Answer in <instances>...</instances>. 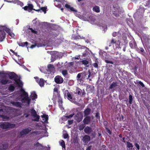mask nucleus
Segmentation results:
<instances>
[{"label":"nucleus","mask_w":150,"mask_h":150,"mask_svg":"<svg viewBox=\"0 0 150 150\" xmlns=\"http://www.w3.org/2000/svg\"><path fill=\"white\" fill-rule=\"evenodd\" d=\"M20 91L23 92V93L21 95V96H25L24 97L22 98L21 100V101L23 103H25V101H24V100H25L26 101L27 105H29L30 103L31 100L28 97V95L27 93L22 88L21 90Z\"/></svg>","instance_id":"1"},{"label":"nucleus","mask_w":150,"mask_h":150,"mask_svg":"<svg viewBox=\"0 0 150 150\" xmlns=\"http://www.w3.org/2000/svg\"><path fill=\"white\" fill-rule=\"evenodd\" d=\"M1 74L4 75L3 78L6 77V75H7L8 76L9 78L13 80L14 81L18 78L17 75L13 72H8V73L2 72L0 73Z\"/></svg>","instance_id":"2"},{"label":"nucleus","mask_w":150,"mask_h":150,"mask_svg":"<svg viewBox=\"0 0 150 150\" xmlns=\"http://www.w3.org/2000/svg\"><path fill=\"white\" fill-rule=\"evenodd\" d=\"M16 126L15 124H11L8 122H3L0 125L1 127L3 129L13 128Z\"/></svg>","instance_id":"3"},{"label":"nucleus","mask_w":150,"mask_h":150,"mask_svg":"<svg viewBox=\"0 0 150 150\" xmlns=\"http://www.w3.org/2000/svg\"><path fill=\"white\" fill-rule=\"evenodd\" d=\"M31 130V128L29 127L22 130L18 133V137L20 138L24 137L25 135L28 134Z\"/></svg>","instance_id":"4"},{"label":"nucleus","mask_w":150,"mask_h":150,"mask_svg":"<svg viewBox=\"0 0 150 150\" xmlns=\"http://www.w3.org/2000/svg\"><path fill=\"white\" fill-rule=\"evenodd\" d=\"M144 10V7H140L137 10L134 14V16L138 18H141L143 16Z\"/></svg>","instance_id":"5"},{"label":"nucleus","mask_w":150,"mask_h":150,"mask_svg":"<svg viewBox=\"0 0 150 150\" xmlns=\"http://www.w3.org/2000/svg\"><path fill=\"white\" fill-rule=\"evenodd\" d=\"M55 82L57 84H61L63 82V78L60 76H56L54 79Z\"/></svg>","instance_id":"6"},{"label":"nucleus","mask_w":150,"mask_h":150,"mask_svg":"<svg viewBox=\"0 0 150 150\" xmlns=\"http://www.w3.org/2000/svg\"><path fill=\"white\" fill-rule=\"evenodd\" d=\"M66 92H67V99L72 103L75 102V98L72 97L71 93H70L67 90H66Z\"/></svg>","instance_id":"7"},{"label":"nucleus","mask_w":150,"mask_h":150,"mask_svg":"<svg viewBox=\"0 0 150 150\" xmlns=\"http://www.w3.org/2000/svg\"><path fill=\"white\" fill-rule=\"evenodd\" d=\"M47 71L50 72L54 73L55 72V68L53 64H49L47 66Z\"/></svg>","instance_id":"8"},{"label":"nucleus","mask_w":150,"mask_h":150,"mask_svg":"<svg viewBox=\"0 0 150 150\" xmlns=\"http://www.w3.org/2000/svg\"><path fill=\"white\" fill-rule=\"evenodd\" d=\"M47 7H40V5H39V8L38 9H34V10L35 11H36L39 12H41V10L44 12V13H46V12Z\"/></svg>","instance_id":"9"},{"label":"nucleus","mask_w":150,"mask_h":150,"mask_svg":"<svg viewBox=\"0 0 150 150\" xmlns=\"http://www.w3.org/2000/svg\"><path fill=\"white\" fill-rule=\"evenodd\" d=\"M126 146L127 149L128 150H135L134 148H133V146L132 143L129 142H126Z\"/></svg>","instance_id":"10"},{"label":"nucleus","mask_w":150,"mask_h":150,"mask_svg":"<svg viewBox=\"0 0 150 150\" xmlns=\"http://www.w3.org/2000/svg\"><path fill=\"white\" fill-rule=\"evenodd\" d=\"M0 83L2 85H6L8 83H12V81L9 80L5 79H2L0 80Z\"/></svg>","instance_id":"11"},{"label":"nucleus","mask_w":150,"mask_h":150,"mask_svg":"<svg viewBox=\"0 0 150 150\" xmlns=\"http://www.w3.org/2000/svg\"><path fill=\"white\" fill-rule=\"evenodd\" d=\"M94 89V87L93 86L91 85H88L86 86V91L88 93L92 92Z\"/></svg>","instance_id":"12"},{"label":"nucleus","mask_w":150,"mask_h":150,"mask_svg":"<svg viewBox=\"0 0 150 150\" xmlns=\"http://www.w3.org/2000/svg\"><path fill=\"white\" fill-rule=\"evenodd\" d=\"M86 116L84 119L83 122L84 124H88L91 121V117L89 116Z\"/></svg>","instance_id":"13"},{"label":"nucleus","mask_w":150,"mask_h":150,"mask_svg":"<svg viewBox=\"0 0 150 150\" xmlns=\"http://www.w3.org/2000/svg\"><path fill=\"white\" fill-rule=\"evenodd\" d=\"M137 50L139 53H141V54L144 56H146V53L142 47L137 48Z\"/></svg>","instance_id":"14"},{"label":"nucleus","mask_w":150,"mask_h":150,"mask_svg":"<svg viewBox=\"0 0 150 150\" xmlns=\"http://www.w3.org/2000/svg\"><path fill=\"white\" fill-rule=\"evenodd\" d=\"M92 131V129L91 127L87 126L84 129L85 133L88 134H90Z\"/></svg>","instance_id":"15"},{"label":"nucleus","mask_w":150,"mask_h":150,"mask_svg":"<svg viewBox=\"0 0 150 150\" xmlns=\"http://www.w3.org/2000/svg\"><path fill=\"white\" fill-rule=\"evenodd\" d=\"M90 140V137L88 135H85L83 138V142L85 143H87Z\"/></svg>","instance_id":"16"},{"label":"nucleus","mask_w":150,"mask_h":150,"mask_svg":"<svg viewBox=\"0 0 150 150\" xmlns=\"http://www.w3.org/2000/svg\"><path fill=\"white\" fill-rule=\"evenodd\" d=\"M0 28L1 29V30H3L4 32V31H5L8 34L10 33V32L11 31V29L6 26H2L0 27Z\"/></svg>","instance_id":"17"},{"label":"nucleus","mask_w":150,"mask_h":150,"mask_svg":"<svg viewBox=\"0 0 150 150\" xmlns=\"http://www.w3.org/2000/svg\"><path fill=\"white\" fill-rule=\"evenodd\" d=\"M91 110L89 108H87L84 111V116H88L91 113Z\"/></svg>","instance_id":"18"},{"label":"nucleus","mask_w":150,"mask_h":150,"mask_svg":"<svg viewBox=\"0 0 150 150\" xmlns=\"http://www.w3.org/2000/svg\"><path fill=\"white\" fill-rule=\"evenodd\" d=\"M129 45L130 47L132 49L136 48L137 47L136 42L133 41H130L129 43Z\"/></svg>","instance_id":"19"},{"label":"nucleus","mask_w":150,"mask_h":150,"mask_svg":"<svg viewBox=\"0 0 150 150\" xmlns=\"http://www.w3.org/2000/svg\"><path fill=\"white\" fill-rule=\"evenodd\" d=\"M35 147H38L40 150H42L43 149V146L40 144L38 142H37L36 144H34Z\"/></svg>","instance_id":"20"},{"label":"nucleus","mask_w":150,"mask_h":150,"mask_svg":"<svg viewBox=\"0 0 150 150\" xmlns=\"http://www.w3.org/2000/svg\"><path fill=\"white\" fill-rule=\"evenodd\" d=\"M12 104L14 106L17 107L21 108V107L22 103L19 102H13Z\"/></svg>","instance_id":"21"},{"label":"nucleus","mask_w":150,"mask_h":150,"mask_svg":"<svg viewBox=\"0 0 150 150\" xmlns=\"http://www.w3.org/2000/svg\"><path fill=\"white\" fill-rule=\"evenodd\" d=\"M14 81L16 83V84L18 86L21 87V85L22 84V83L19 79H18L17 78L16 79H15Z\"/></svg>","instance_id":"22"},{"label":"nucleus","mask_w":150,"mask_h":150,"mask_svg":"<svg viewBox=\"0 0 150 150\" xmlns=\"http://www.w3.org/2000/svg\"><path fill=\"white\" fill-rule=\"evenodd\" d=\"M65 7L67 8V9H70V10L72 11H76L73 7H71L68 4H66L65 5Z\"/></svg>","instance_id":"23"},{"label":"nucleus","mask_w":150,"mask_h":150,"mask_svg":"<svg viewBox=\"0 0 150 150\" xmlns=\"http://www.w3.org/2000/svg\"><path fill=\"white\" fill-rule=\"evenodd\" d=\"M117 82H113L110 85V86L109 87L108 89H112L114 87L117 86Z\"/></svg>","instance_id":"24"},{"label":"nucleus","mask_w":150,"mask_h":150,"mask_svg":"<svg viewBox=\"0 0 150 150\" xmlns=\"http://www.w3.org/2000/svg\"><path fill=\"white\" fill-rule=\"evenodd\" d=\"M8 144H2L0 145V149L1 150H5L8 147Z\"/></svg>","instance_id":"25"},{"label":"nucleus","mask_w":150,"mask_h":150,"mask_svg":"<svg viewBox=\"0 0 150 150\" xmlns=\"http://www.w3.org/2000/svg\"><path fill=\"white\" fill-rule=\"evenodd\" d=\"M40 86L41 87H43L45 84V81L42 79H40L39 80V81L38 83Z\"/></svg>","instance_id":"26"},{"label":"nucleus","mask_w":150,"mask_h":150,"mask_svg":"<svg viewBox=\"0 0 150 150\" xmlns=\"http://www.w3.org/2000/svg\"><path fill=\"white\" fill-rule=\"evenodd\" d=\"M30 113L31 115L33 117H35V116H37L36 112L33 108L31 109Z\"/></svg>","instance_id":"27"},{"label":"nucleus","mask_w":150,"mask_h":150,"mask_svg":"<svg viewBox=\"0 0 150 150\" xmlns=\"http://www.w3.org/2000/svg\"><path fill=\"white\" fill-rule=\"evenodd\" d=\"M93 11L96 13H99L100 11L99 7L97 6H96L93 8Z\"/></svg>","instance_id":"28"},{"label":"nucleus","mask_w":150,"mask_h":150,"mask_svg":"<svg viewBox=\"0 0 150 150\" xmlns=\"http://www.w3.org/2000/svg\"><path fill=\"white\" fill-rule=\"evenodd\" d=\"M31 96L32 100H34L37 98V95L35 91L32 92L31 94Z\"/></svg>","instance_id":"29"},{"label":"nucleus","mask_w":150,"mask_h":150,"mask_svg":"<svg viewBox=\"0 0 150 150\" xmlns=\"http://www.w3.org/2000/svg\"><path fill=\"white\" fill-rule=\"evenodd\" d=\"M81 91L82 90L81 89L79 88H77L75 90L74 93L77 94L78 95H80L81 94Z\"/></svg>","instance_id":"30"},{"label":"nucleus","mask_w":150,"mask_h":150,"mask_svg":"<svg viewBox=\"0 0 150 150\" xmlns=\"http://www.w3.org/2000/svg\"><path fill=\"white\" fill-rule=\"evenodd\" d=\"M28 43L27 42H19L18 43V45L20 46L24 47L25 46H27Z\"/></svg>","instance_id":"31"},{"label":"nucleus","mask_w":150,"mask_h":150,"mask_svg":"<svg viewBox=\"0 0 150 150\" xmlns=\"http://www.w3.org/2000/svg\"><path fill=\"white\" fill-rule=\"evenodd\" d=\"M15 88V87L13 84H10L8 88L9 90L11 92L13 91H14Z\"/></svg>","instance_id":"32"},{"label":"nucleus","mask_w":150,"mask_h":150,"mask_svg":"<svg viewBox=\"0 0 150 150\" xmlns=\"http://www.w3.org/2000/svg\"><path fill=\"white\" fill-rule=\"evenodd\" d=\"M28 8V11L29 12L31 11L32 10H34V8H33V6L31 4H29L28 6H27Z\"/></svg>","instance_id":"33"},{"label":"nucleus","mask_w":150,"mask_h":150,"mask_svg":"<svg viewBox=\"0 0 150 150\" xmlns=\"http://www.w3.org/2000/svg\"><path fill=\"white\" fill-rule=\"evenodd\" d=\"M82 74L81 73H79L76 76V78L77 81H80L81 82L82 80V79L81 77V75Z\"/></svg>","instance_id":"34"},{"label":"nucleus","mask_w":150,"mask_h":150,"mask_svg":"<svg viewBox=\"0 0 150 150\" xmlns=\"http://www.w3.org/2000/svg\"><path fill=\"white\" fill-rule=\"evenodd\" d=\"M79 115L78 114H77L76 115V116H75V118L76 119V120L78 122H81L82 119V117H78Z\"/></svg>","instance_id":"35"},{"label":"nucleus","mask_w":150,"mask_h":150,"mask_svg":"<svg viewBox=\"0 0 150 150\" xmlns=\"http://www.w3.org/2000/svg\"><path fill=\"white\" fill-rule=\"evenodd\" d=\"M85 127V125L84 124H82L80 125L79 127V129L80 131H81Z\"/></svg>","instance_id":"36"},{"label":"nucleus","mask_w":150,"mask_h":150,"mask_svg":"<svg viewBox=\"0 0 150 150\" xmlns=\"http://www.w3.org/2000/svg\"><path fill=\"white\" fill-rule=\"evenodd\" d=\"M120 53H119L118 52H117L115 54L114 57L115 58H118L121 57Z\"/></svg>","instance_id":"37"},{"label":"nucleus","mask_w":150,"mask_h":150,"mask_svg":"<svg viewBox=\"0 0 150 150\" xmlns=\"http://www.w3.org/2000/svg\"><path fill=\"white\" fill-rule=\"evenodd\" d=\"M62 73L63 75L65 77H66L68 74V71L66 70H62Z\"/></svg>","instance_id":"38"},{"label":"nucleus","mask_w":150,"mask_h":150,"mask_svg":"<svg viewBox=\"0 0 150 150\" xmlns=\"http://www.w3.org/2000/svg\"><path fill=\"white\" fill-rule=\"evenodd\" d=\"M41 117L42 118H44L45 120V122L47 121L48 120V115H43L41 116Z\"/></svg>","instance_id":"39"},{"label":"nucleus","mask_w":150,"mask_h":150,"mask_svg":"<svg viewBox=\"0 0 150 150\" xmlns=\"http://www.w3.org/2000/svg\"><path fill=\"white\" fill-rule=\"evenodd\" d=\"M133 100L132 96L131 95H129V103L131 104L132 103V101Z\"/></svg>","instance_id":"40"},{"label":"nucleus","mask_w":150,"mask_h":150,"mask_svg":"<svg viewBox=\"0 0 150 150\" xmlns=\"http://www.w3.org/2000/svg\"><path fill=\"white\" fill-rule=\"evenodd\" d=\"M60 145L62 146V148L65 149V143L64 141L63 140H62L60 144Z\"/></svg>","instance_id":"41"},{"label":"nucleus","mask_w":150,"mask_h":150,"mask_svg":"<svg viewBox=\"0 0 150 150\" xmlns=\"http://www.w3.org/2000/svg\"><path fill=\"white\" fill-rule=\"evenodd\" d=\"M96 117L99 120L100 119V114L99 112L97 111L95 115Z\"/></svg>","instance_id":"42"},{"label":"nucleus","mask_w":150,"mask_h":150,"mask_svg":"<svg viewBox=\"0 0 150 150\" xmlns=\"http://www.w3.org/2000/svg\"><path fill=\"white\" fill-rule=\"evenodd\" d=\"M28 29L31 30V32L32 33L36 34H37L38 32L37 31L33 30L32 28H29Z\"/></svg>","instance_id":"43"},{"label":"nucleus","mask_w":150,"mask_h":150,"mask_svg":"<svg viewBox=\"0 0 150 150\" xmlns=\"http://www.w3.org/2000/svg\"><path fill=\"white\" fill-rule=\"evenodd\" d=\"M82 64L85 65H87L88 64V61L86 60H82L81 61Z\"/></svg>","instance_id":"44"},{"label":"nucleus","mask_w":150,"mask_h":150,"mask_svg":"<svg viewBox=\"0 0 150 150\" xmlns=\"http://www.w3.org/2000/svg\"><path fill=\"white\" fill-rule=\"evenodd\" d=\"M145 6H148L150 4V0H144Z\"/></svg>","instance_id":"45"},{"label":"nucleus","mask_w":150,"mask_h":150,"mask_svg":"<svg viewBox=\"0 0 150 150\" xmlns=\"http://www.w3.org/2000/svg\"><path fill=\"white\" fill-rule=\"evenodd\" d=\"M74 113H73L69 115L64 116V117L66 118L67 119H69L71 118L74 115Z\"/></svg>","instance_id":"46"},{"label":"nucleus","mask_w":150,"mask_h":150,"mask_svg":"<svg viewBox=\"0 0 150 150\" xmlns=\"http://www.w3.org/2000/svg\"><path fill=\"white\" fill-rule=\"evenodd\" d=\"M116 42L117 41L116 40L114 39H112L111 41V43L112 44L113 46H114V44L116 45Z\"/></svg>","instance_id":"47"},{"label":"nucleus","mask_w":150,"mask_h":150,"mask_svg":"<svg viewBox=\"0 0 150 150\" xmlns=\"http://www.w3.org/2000/svg\"><path fill=\"white\" fill-rule=\"evenodd\" d=\"M34 117L35 118V119L34 120V121L36 122H38L39 121L40 117L39 115H38L37 114V116H35V117Z\"/></svg>","instance_id":"48"},{"label":"nucleus","mask_w":150,"mask_h":150,"mask_svg":"<svg viewBox=\"0 0 150 150\" xmlns=\"http://www.w3.org/2000/svg\"><path fill=\"white\" fill-rule=\"evenodd\" d=\"M105 130L106 132L108 133L110 135H111L112 134L111 131L109 129L108 127H105Z\"/></svg>","instance_id":"49"},{"label":"nucleus","mask_w":150,"mask_h":150,"mask_svg":"<svg viewBox=\"0 0 150 150\" xmlns=\"http://www.w3.org/2000/svg\"><path fill=\"white\" fill-rule=\"evenodd\" d=\"M108 123L107 121L106 120H104L103 121V125L105 126V127H108Z\"/></svg>","instance_id":"50"},{"label":"nucleus","mask_w":150,"mask_h":150,"mask_svg":"<svg viewBox=\"0 0 150 150\" xmlns=\"http://www.w3.org/2000/svg\"><path fill=\"white\" fill-rule=\"evenodd\" d=\"M105 62L106 63H108V64H113L114 63L112 61L109 60H105Z\"/></svg>","instance_id":"51"},{"label":"nucleus","mask_w":150,"mask_h":150,"mask_svg":"<svg viewBox=\"0 0 150 150\" xmlns=\"http://www.w3.org/2000/svg\"><path fill=\"white\" fill-rule=\"evenodd\" d=\"M16 4H17L18 5H20L21 6L23 5V3L21 1H19V0H17Z\"/></svg>","instance_id":"52"},{"label":"nucleus","mask_w":150,"mask_h":150,"mask_svg":"<svg viewBox=\"0 0 150 150\" xmlns=\"http://www.w3.org/2000/svg\"><path fill=\"white\" fill-rule=\"evenodd\" d=\"M137 81V83H138L142 87H144V85L142 81Z\"/></svg>","instance_id":"53"},{"label":"nucleus","mask_w":150,"mask_h":150,"mask_svg":"<svg viewBox=\"0 0 150 150\" xmlns=\"http://www.w3.org/2000/svg\"><path fill=\"white\" fill-rule=\"evenodd\" d=\"M63 137L64 139H66L69 137V135L67 133H65L63 134Z\"/></svg>","instance_id":"54"},{"label":"nucleus","mask_w":150,"mask_h":150,"mask_svg":"<svg viewBox=\"0 0 150 150\" xmlns=\"http://www.w3.org/2000/svg\"><path fill=\"white\" fill-rule=\"evenodd\" d=\"M86 94V92L84 90H83L82 91H81V95H80L81 97H83Z\"/></svg>","instance_id":"55"},{"label":"nucleus","mask_w":150,"mask_h":150,"mask_svg":"<svg viewBox=\"0 0 150 150\" xmlns=\"http://www.w3.org/2000/svg\"><path fill=\"white\" fill-rule=\"evenodd\" d=\"M88 52L86 50H85L83 54V56L86 57V55H88Z\"/></svg>","instance_id":"56"},{"label":"nucleus","mask_w":150,"mask_h":150,"mask_svg":"<svg viewBox=\"0 0 150 150\" xmlns=\"http://www.w3.org/2000/svg\"><path fill=\"white\" fill-rule=\"evenodd\" d=\"M93 65L95 68H98V64L96 63H94L93 64Z\"/></svg>","instance_id":"57"},{"label":"nucleus","mask_w":150,"mask_h":150,"mask_svg":"<svg viewBox=\"0 0 150 150\" xmlns=\"http://www.w3.org/2000/svg\"><path fill=\"white\" fill-rule=\"evenodd\" d=\"M8 34L11 37H14L15 36V35L11 31L10 32V33H9Z\"/></svg>","instance_id":"58"},{"label":"nucleus","mask_w":150,"mask_h":150,"mask_svg":"<svg viewBox=\"0 0 150 150\" xmlns=\"http://www.w3.org/2000/svg\"><path fill=\"white\" fill-rule=\"evenodd\" d=\"M135 145L137 149V150H139L140 149V146L139 144L137 143H135Z\"/></svg>","instance_id":"59"},{"label":"nucleus","mask_w":150,"mask_h":150,"mask_svg":"<svg viewBox=\"0 0 150 150\" xmlns=\"http://www.w3.org/2000/svg\"><path fill=\"white\" fill-rule=\"evenodd\" d=\"M38 44H35V45H32L31 46L30 48H33L35 47L36 46H37L38 47H39V46H38Z\"/></svg>","instance_id":"60"},{"label":"nucleus","mask_w":150,"mask_h":150,"mask_svg":"<svg viewBox=\"0 0 150 150\" xmlns=\"http://www.w3.org/2000/svg\"><path fill=\"white\" fill-rule=\"evenodd\" d=\"M68 124L70 125L72 124L73 123V120H68Z\"/></svg>","instance_id":"61"},{"label":"nucleus","mask_w":150,"mask_h":150,"mask_svg":"<svg viewBox=\"0 0 150 150\" xmlns=\"http://www.w3.org/2000/svg\"><path fill=\"white\" fill-rule=\"evenodd\" d=\"M28 112L27 113H25L24 114V115H26L25 116V117L26 118H27L29 116L30 114L29 113V110L28 111Z\"/></svg>","instance_id":"62"},{"label":"nucleus","mask_w":150,"mask_h":150,"mask_svg":"<svg viewBox=\"0 0 150 150\" xmlns=\"http://www.w3.org/2000/svg\"><path fill=\"white\" fill-rule=\"evenodd\" d=\"M58 1H59L63 5L64 4L65 2V1L64 0H58Z\"/></svg>","instance_id":"63"},{"label":"nucleus","mask_w":150,"mask_h":150,"mask_svg":"<svg viewBox=\"0 0 150 150\" xmlns=\"http://www.w3.org/2000/svg\"><path fill=\"white\" fill-rule=\"evenodd\" d=\"M91 146H88L87 149H86V150H91Z\"/></svg>","instance_id":"64"}]
</instances>
